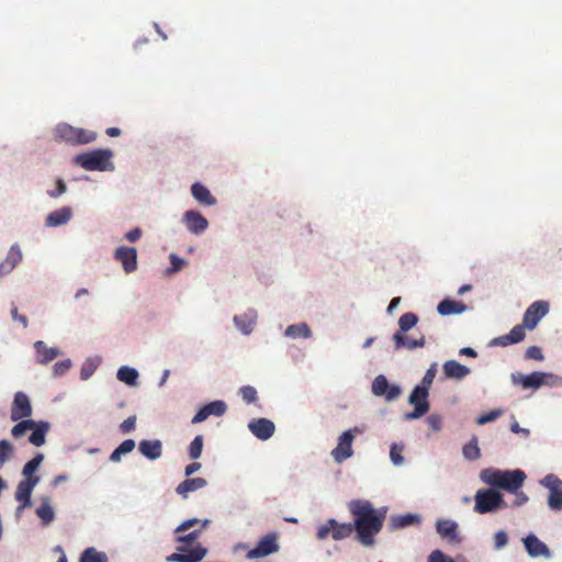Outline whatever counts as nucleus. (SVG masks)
<instances>
[{"instance_id":"f257e3e1","label":"nucleus","mask_w":562,"mask_h":562,"mask_svg":"<svg viewBox=\"0 0 562 562\" xmlns=\"http://www.w3.org/2000/svg\"><path fill=\"white\" fill-rule=\"evenodd\" d=\"M349 509L355 517L358 540L366 547L372 546L383 527L384 515L378 514L369 501H352Z\"/></svg>"},{"instance_id":"f03ea898","label":"nucleus","mask_w":562,"mask_h":562,"mask_svg":"<svg viewBox=\"0 0 562 562\" xmlns=\"http://www.w3.org/2000/svg\"><path fill=\"white\" fill-rule=\"evenodd\" d=\"M210 520L205 519L201 524L199 529H194L187 535L177 536L176 541L183 546L178 548L179 552H175L167 557V562H200L202 561L207 550L201 544H196L192 549L188 550L187 547L192 546L195 540L200 537L201 532L207 527Z\"/></svg>"},{"instance_id":"7ed1b4c3","label":"nucleus","mask_w":562,"mask_h":562,"mask_svg":"<svg viewBox=\"0 0 562 562\" xmlns=\"http://www.w3.org/2000/svg\"><path fill=\"white\" fill-rule=\"evenodd\" d=\"M481 479L491 486L516 493L522 486L526 474L521 470L502 471L485 469L481 472Z\"/></svg>"},{"instance_id":"20e7f679","label":"nucleus","mask_w":562,"mask_h":562,"mask_svg":"<svg viewBox=\"0 0 562 562\" xmlns=\"http://www.w3.org/2000/svg\"><path fill=\"white\" fill-rule=\"evenodd\" d=\"M112 156L113 154L110 149H94L77 155L74 161L85 170L105 171L113 169V164L111 162Z\"/></svg>"},{"instance_id":"39448f33","label":"nucleus","mask_w":562,"mask_h":562,"mask_svg":"<svg viewBox=\"0 0 562 562\" xmlns=\"http://www.w3.org/2000/svg\"><path fill=\"white\" fill-rule=\"evenodd\" d=\"M55 137L57 140L69 145H86L97 139V133L90 130L75 127L67 123H61L55 128Z\"/></svg>"},{"instance_id":"423d86ee","label":"nucleus","mask_w":562,"mask_h":562,"mask_svg":"<svg viewBox=\"0 0 562 562\" xmlns=\"http://www.w3.org/2000/svg\"><path fill=\"white\" fill-rule=\"evenodd\" d=\"M474 510L479 514L492 513L496 509L507 507L503 495L493 488L479 490L474 496Z\"/></svg>"},{"instance_id":"0eeeda50","label":"nucleus","mask_w":562,"mask_h":562,"mask_svg":"<svg viewBox=\"0 0 562 562\" xmlns=\"http://www.w3.org/2000/svg\"><path fill=\"white\" fill-rule=\"evenodd\" d=\"M355 530V522L339 524L334 518H330L317 528L316 536L317 539L324 540L331 533L334 540H342L350 537Z\"/></svg>"},{"instance_id":"6e6552de","label":"nucleus","mask_w":562,"mask_h":562,"mask_svg":"<svg viewBox=\"0 0 562 562\" xmlns=\"http://www.w3.org/2000/svg\"><path fill=\"white\" fill-rule=\"evenodd\" d=\"M428 391L425 387L415 386L408 402L414 405V411L405 414L406 420L418 419L429 411Z\"/></svg>"},{"instance_id":"1a4fd4ad","label":"nucleus","mask_w":562,"mask_h":562,"mask_svg":"<svg viewBox=\"0 0 562 562\" xmlns=\"http://www.w3.org/2000/svg\"><path fill=\"white\" fill-rule=\"evenodd\" d=\"M361 432L362 430L360 428L355 427L344 431L339 436L338 443L336 448L331 451V456L336 462L340 463L352 456V442L355 439V434Z\"/></svg>"},{"instance_id":"9d476101","label":"nucleus","mask_w":562,"mask_h":562,"mask_svg":"<svg viewBox=\"0 0 562 562\" xmlns=\"http://www.w3.org/2000/svg\"><path fill=\"white\" fill-rule=\"evenodd\" d=\"M541 484L549 490V507L552 510H562V481L554 474H548Z\"/></svg>"},{"instance_id":"9b49d317","label":"nucleus","mask_w":562,"mask_h":562,"mask_svg":"<svg viewBox=\"0 0 562 562\" xmlns=\"http://www.w3.org/2000/svg\"><path fill=\"white\" fill-rule=\"evenodd\" d=\"M549 303L547 301H536L526 310L522 322L527 329L532 330L538 323L549 313Z\"/></svg>"},{"instance_id":"f8f14e48","label":"nucleus","mask_w":562,"mask_h":562,"mask_svg":"<svg viewBox=\"0 0 562 562\" xmlns=\"http://www.w3.org/2000/svg\"><path fill=\"white\" fill-rule=\"evenodd\" d=\"M280 549L278 544V537L276 533H268L263 536L258 544L249 550L246 557L250 560L267 557L269 554L278 552Z\"/></svg>"},{"instance_id":"ddd939ff","label":"nucleus","mask_w":562,"mask_h":562,"mask_svg":"<svg viewBox=\"0 0 562 562\" xmlns=\"http://www.w3.org/2000/svg\"><path fill=\"white\" fill-rule=\"evenodd\" d=\"M552 375L544 372H532L530 374L514 373L512 374V381L516 385H520L522 389H539L541 385L547 384V380Z\"/></svg>"},{"instance_id":"4468645a","label":"nucleus","mask_w":562,"mask_h":562,"mask_svg":"<svg viewBox=\"0 0 562 562\" xmlns=\"http://www.w3.org/2000/svg\"><path fill=\"white\" fill-rule=\"evenodd\" d=\"M372 393L375 396H383L387 402L395 401L402 393L401 387L391 385L385 375H378L372 382Z\"/></svg>"},{"instance_id":"2eb2a0df","label":"nucleus","mask_w":562,"mask_h":562,"mask_svg":"<svg viewBox=\"0 0 562 562\" xmlns=\"http://www.w3.org/2000/svg\"><path fill=\"white\" fill-rule=\"evenodd\" d=\"M40 476L26 477L18 484L15 499L21 503L18 513L32 505L31 495L34 487L38 484Z\"/></svg>"},{"instance_id":"dca6fc26","label":"nucleus","mask_w":562,"mask_h":562,"mask_svg":"<svg viewBox=\"0 0 562 562\" xmlns=\"http://www.w3.org/2000/svg\"><path fill=\"white\" fill-rule=\"evenodd\" d=\"M114 259L121 262L125 273H132L137 269V251L134 247L120 246L114 250Z\"/></svg>"},{"instance_id":"f3484780","label":"nucleus","mask_w":562,"mask_h":562,"mask_svg":"<svg viewBox=\"0 0 562 562\" xmlns=\"http://www.w3.org/2000/svg\"><path fill=\"white\" fill-rule=\"evenodd\" d=\"M526 551L531 558H546L550 559L552 552L549 547L542 542L537 536L530 533L522 539Z\"/></svg>"},{"instance_id":"a211bd4d","label":"nucleus","mask_w":562,"mask_h":562,"mask_svg":"<svg viewBox=\"0 0 562 562\" xmlns=\"http://www.w3.org/2000/svg\"><path fill=\"white\" fill-rule=\"evenodd\" d=\"M32 415V407L29 396L23 392H18L13 400L11 408V419L16 422L27 418Z\"/></svg>"},{"instance_id":"6ab92c4d","label":"nucleus","mask_w":562,"mask_h":562,"mask_svg":"<svg viewBox=\"0 0 562 562\" xmlns=\"http://www.w3.org/2000/svg\"><path fill=\"white\" fill-rule=\"evenodd\" d=\"M248 428L251 434L260 440H268L273 436L276 430L273 422L267 418L252 419L248 424Z\"/></svg>"},{"instance_id":"aec40b11","label":"nucleus","mask_w":562,"mask_h":562,"mask_svg":"<svg viewBox=\"0 0 562 562\" xmlns=\"http://www.w3.org/2000/svg\"><path fill=\"white\" fill-rule=\"evenodd\" d=\"M183 222L187 228L193 234H201L209 226L207 220L199 212L192 210L183 214Z\"/></svg>"},{"instance_id":"412c9836","label":"nucleus","mask_w":562,"mask_h":562,"mask_svg":"<svg viewBox=\"0 0 562 562\" xmlns=\"http://www.w3.org/2000/svg\"><path fill=\"white\" fill-rule=\"evenodd\" d=\"M34 349L36 351V360L41 364H47L60 355L58 348L48 347L42 340H38L34 344Z\"/></svg>"},{"instance_id":"4be33fe9","label":"nucleus","mask_w":562,"mask_h":562,"mask_svg":"<svg viewBox=\"0 0 562 562\" xmlns=\"http://www.w3.org/2000/svg\"><path fill=\"white\" fill-rule=\"evenodd\" d=\"M525 328L524 323L521 325H516L512 328L509 334L499 336L493 340L494 345L506 347L508 345L518 344L525 339Z\"/></svg>"},{"instance_id":"5701e85b","label":"nucleus","mask_w":562,"mask_h":562,"mask_svg":"<svg viewBox=\"0 0 562 562\" xmlns=\"http://www.w3.org/2000/svg\"><path fill=\"white\" fill-rule=\"evenodd\" d=\"M72 217V210L70 206H63L46 216L45 224L48 227H56L67 224Z\"/></svg>"},{"instance_id":"b1692460","label":"nucleus","mask_w":562,"mask_h":562,"mask_svg":"<svg viewBox=\"0 0 562 562\" xmlns=\"http://www.w3.org/2000/svg\"><path fill=\"white\" fill-rule=\"evenodd\" d=\"M22 258L20 247L16 244L11 246L5 259L0 263V273H10L22 261Z\"/></svg>"},{"instance_id":"393cba45","label":"nucleus","mask_w":562,"mask_h":562,"mask_svg":"<svg viewBox=\"0 0 562 562\" xmlns=\"http://www.w3.org/2000/svg\"><path fill=\"white\" fill-rule=\"evenodd\" d=\"M437 532L450 542H459L460 538L458 535L457 522L448 519L438 520L436 525Z\"/></svg>"},{"instance_id":"a878e982","label":"nucleus","mask_w":562,"mask_h":562,"mask_svg":"<svg viewBox=\"0 0 562 562\" xmlns=\"http://www.w3.org/2000/svg\"><path fill=\"white\" fill-rule=\"evenodd\" d=\"M139 452L149 460H156L161 457L162 445L161 441L156 440H142L138 443Z\"/></svg>"},{"instance_id":"bb28decb","label":"nucleus","mask_w":562,"mask_h":562,"mask_svg":"<svg viewBox=\"0 0 562 562\" xmlns=\"http://www.w3.org/2000/svg\"><path fill=\"white\" fill-rule=\"evenodd\" d=\"M206 484L203 477L187 479L177 486L176 492L183 498H188L189 493L203 488Z\"/></svg>"},{"instance_id":"cd10ccee","label":"nucleus","mask_w":562,"mask_h":562,"mask_svg":"<svg viewBox=\"0 0 562 562\" xmlns=\"http://www.w3.org/2000/svg\"><path fill=\"white\" fill-rule=\"evenodd\" d=\"M447 378L461 380L470 373V369L456 360L446 361L442 366Z\"/></svg>"},{"instance_id":"c85d7f7f","label":"nucleus","mask_w":562,"mask_h":562,"mask_svg":"<svg viewBox=\"0 0 562 562\" xmlns=\"http://www.w3.org/2000/svg\"><path fill=\"white\" fill-rule=\"evenodd\" d=\"M191 193L193 198L199 201L201 204L212 206L216 204V199L211 194L210 190L201 184L200 182H195L191 187Z\"/></svg>"},{"instance_id":"c756f323","label":"nucleus","mask_w":562,"mask_h":562,"mask_svg":"<svg viewBox=\"0 0 562 562\" xmlns=\"http://www.w3.org/2000/svg\"><path fill=\"white\" fill-rule=\"evenodd\" d=\"M467 310V305L462 302L453 301L450 299L442 300L438 306L437 312L442 315L461 314Z\"/></svg>"},{"instance_id":"7c9ffc66","label":"nucleus","mask_w":562,"mask_h":562,"mask_svg":"<svg viewBox=\"0 0 562 562\" xmlns=\"http://www.w3.org/2000/svg\"><path fill=\"white\" fill-rule=\"evenodd\" d=\"M393 340L395 342L396 349L400 348H407L409 350L423 347L425 345V338L424 336H420L418 339H412L405 334H402L401 331H396L393 335Z\"/></svg>"},{"instance_id":"2f4dec72","label":"nucleus","mask_w":562,"mask_h":562,"mask_svg":"<svg viewBox=\"0 0 562 562\" xmlns=\"http://www.w3.org/2000/svg\"><path fill=\"white\" fill-rule=\"evenodd\" d=\"M36 515L43 526H48L55 519V510L48 497L42 498V504L36 508Z\"/></svg>"},{"instance_id":"473e14b6","label":"nucleus","mask_w":562,"mask_h":562,"mask_svg":"<svg viewBox=\"0 0 562 562\" xmlns=\"http://www.w3.org/2000/svg\"><path fill=\"white\" fill-rule=\"evenodd\" d=\"M49 429V424L45 422L36 423V426L32 428V434L29 437V441L36 446L41 447L45 443L46 434Z\"/></svg>"},{"instance_id":"72a5a7b5","label":"nucleus","mask_w":562,"mask_h":562,"mask_svg":"<svg viewBox=\"0 0 562 562\" xmlns=\"http://www.w3.org/2000/svg\"><path fill=\"white\" fill-rule=\"evenodd\" d=\"M255 322L256 314L252 311L234 317L236 326L246 335L252 331Z\"/></svg>"},{"instance_id":"f704fd0d","label":"nucleus","mask_w":562,"mask_h":562,"mask_svg":"<svg viewBox=\"0 0 562 562\" xmlns=\"http://www.w3.org/2000/svg\"><path fill=\"white\" fill-rule=\"evenodd\" d=\"M285 336L291 338H310L312 336V331L307 324L301 323L288 326L285 329Z\"/></svg>"},{"instance_id":"c9c22d12","label":"nucleus","mask_w":562,"mask_h":562,"mask_svg":"<svg viewBox=\"0 0 562 562\" xmlns=\"http://www.w3.org/2000/svg\"><path fill=\"white\" fill-rule=\"evenodd\" d=\"M463 457L470 461H475L481 457V450L477 445V438L474 436L467 445L462 448Z\"/></svg>"},{"instance_id":"e433bc0d","label":"nucleus","mask_w":562,"mask_h":562,"mask_svg":"<svg viewBox=\"0 0 562 562\" xmlns=\"http://www.w3.org/2000/svg\"><path fill=\"white\" fill-rule=\"evenodd\" d=\"M116 375L120 381L126 383L127 385H135L138 378V372L134 368L121 367L117 370Z\"/></svg>"},{"instance_id":"4c0bfd02","label":"nucleus","mask_w":562,"mask_h":562,"mask_svg":"<svg viewBox=\"0 0 562 562\" xmlns=\"http://www.w3.org/2000/svg\"><path fill=\"white\" fill-rule=\"evenodd\" d=\"M419 517L413 514H406L392 517V527L395 529L405 528L407 526L418 524Z\"/></svg>"},{"instance_id":"58836bf2","label":"nucleus","mask_w":562,"mask_h":562,"mask_svg":"<svg viewBox=\"0 0 562 562\" xmlns=\"http://www.w3.org/2000/svg\"><path fill=\"white\" fill-rule=\"evenodd\" d=\"M80 562H108V558L105 553L99 552L94 548H88L82 552Z\"/></svg>"},{"instance_id":"ea45409f","label":"nucleus","mask_w":562,"mask_h":562,"mask_svg":"<svg viewBox=\"0 0 562 562\" xmlns=\"http://www.w3.org/2000/svg\"><path fill=\"white\" fill-rule=\"evenodd\" d=\"M418 322V317L414 313H405L398 319V326L402 334H405L413 328Z\"/></svg>"},{"instance_id":"a19ab883","label":"nucleus","mask_w":562,"mask_h":562,"mask_svg":"<svg viewBox=\"0 0 562 562\" xmlns=\"http://www.w3.org/2000/svg\"><path fill=\"white\" fill-rule=\"evenodd\" d=\"M36 426V422L33 419H24L13 426L11 434L14 438L22 437L27 430L34 428Z\"/></svg>"},{"instance_id":"79ce46f5","label":"nucleus","mask_w":562,"mask_h":562,"mask_svg":"<svg viewBox=\"0 0 562 562\" xmlns=\"http://www.w3.org/2000/svg\"><path fill=\"white\" fill-rule=\"evenodd\" d=\"M44 456L38 453L23 467L22 474L25 476V479L35 476L33 473L40 468Z\"/></svg>"},{"instance_id":"37998d69","label":"nucleus","mask_w":562,"mask_h":562,"mask_svg":"<svg viewBox=\"0 0 562 562\" xmlns=\"http://www.w3.org/2000/svg\"><path fill=\"white\" fill-rule=\"evenodd\" d=\"M203 449V437L201 435L195 436L189 446V457L192 460L200 458Z\"/></svg>"},{"instance_id":"c03bdc74","label":"nucleus","mask_w":562,"mask_h":562,"mask_svg":"<svg viewBox=\"0 0 562 562\" xmlns=\"http://www.w3.org/2000/svg\"><path fill=\"white\" fill-rule=\"evenodd\" d=\"M204 408L207 412L209 417L211 415L222 416L226 412L227 406L223 401H214L204 405Z\"/></svg>"},{"instance_id":"a18cd8bd","label":"nucleus","mask_w":562,"mask_h":562,"mask_svg":"<svg viewBox=\"0 0 562 562\" xmlns=\"http://www.w3.org/2000/svg\"><path fill=\"white\" fill-rule=\"evenodd\" d=\"M12 453L13 446L11 445V442L5 439L0 440V469L8 460H10Z\"/></svg>"},{"instance_id":"49530a36","label":"nucleus","mask_w":562,"mask_h":562,"mask_svg":"<svg viewBox=\"0 0 562 562\" xmlns=\"http://www.w3.org/2000/svg\"><path fill=\"white\" fill-rule=\"evenodd\" d=\"M437 373V363H432L430 368L426 371L422 384L418 385L419 387H425L427 391L432 384Z\"/></svg>"},{"instance_id":"de8ad7c7","label":"nucleus","mask_w":562,"mask_h":562,"mask_svg":"<svg viewBox=\"0 0 562 562\" xmlns=\"http://www.w3.org/2000/svg\"><path fill=\"white\" fill-rule=\"evenodd\" d=\"M239 393L247 404L255 403L258 398L256 389L250 385L243 386Z\"/></svg>"},{"instance_id":"09e8293b","label":"nucleus","mask_w":562,"mask_h":562,"mask_svg":"<svg viewBox=\"0 0 562 562\" xmlns=\"http://www.w3.org/2000/svg\"><path fill=\"white\" fill-rule=\"evenodd\" d=\"M71 368V360L66 359L59 362H56L53 367L54 376H61L66 374Z\"/></svg>"},{"instance_id":"8fccbe9b","label":"nucleus","mask_w":562,"mask_h":562,"mask_svg":"<svg viewBox=\"0 0 562 562\" xmlns=\"http://www.w3.org/2000/svg\"><path fill=\"white\" fill-rule=\"evenodd\" d=\"M426 423L428 424L432 431L438 432L442 428V416L439 414H430L426 418Z\"/></svg>"},{"instance_id":"3c124183","label":"nucleus","mask_w":562,"mask_h":562,"mask_svg":"<svg viewBox=\"0 0 562 562\" xmlns=\"http://www.w3.org/2000/svg\"><path fill=\"white\" fill-rule=\"evenodd\" d=\"M502 411L501 409H494V411H491L486 414H483L481 416H479V418L476 419V424L477 425H484V424H487L490 422H493L495 420L496 418H498L501 415H502Z\"/></svg>"},{"instance_id":"603ef678","label":"nucleus","mask_w":562,"mask_h":562,"mask_svg":"<svg viewBox=\"0 0 562 562\" xmlns=\"http://www.w3.org/2000/svg\"><path fill=\"white\" fill-rule=\"evenodd\" d=\"M202 522L203 521H201L196 518L187 519L176 528L175 532L176 533L184 532L196 525L201 526Z\"/></svg>"},{"instance_id":"864d4df0","label":"nucleus","mask_w":562,"mask_h":562,"mask_svg":"<svg viewBox=\"0 0 562 562\" xmlns=\"http://www.w3.org/2000/svg\"><path fill=\"white\" fill-rule=\"evenodd\" d=\"M525 358L540 361L543 359V355L539 347L531 346L526 350Z\"/></svg>"},{"instance_id":"5fc2aeb1","label":"nucleus","mask_w":562,"mask_h":562,"mask_svg":"<svg viewBox=\"0 0 562 562\" xmlns=\"http://www.w3.org/2000/svg\"><path fill=\"white\" fill-rule=\"evenodd\" d=\"M66 190H67V186H66L65 181L63 179H58L56 181V189L50 190L47 193L50 198L56 199V198L60 196L61 194H64L66 192Z\"/></svg>"},{"instance_id":"6e6d98bb","label":"nucleus","mask_w":562,"mask_h":562,"mask_svg":"<svg viewBox=\"0 0 562 562\" xmlns=\"http://www.w3.org/2000/svg\"><path fill=\"white\" fill-rule=\"evenodd\" d=\"M508 542V536L504 530H499L495 533L494 544L496 549L504 548Z\"/></svg>"},{"instance_id":"4d7b16f0","label":"nucleus","mask_w":562,"mask_h":562,"mask_svg":"<svg viewBox=\"0 0 562 562\" xmlns=\"http://www.w3.org/2000/svg\"><path fill=\"white\" fill-rule=\"evenodd\" d=\"M135 426H136V416H130L120 425V429L123 434H127V432H131L132 430H134Z\"/></svg>"},{"instance_id":"13d9d810","label":"nucleus","mask_w":562,"mask_h":562,"mask_svg":"<svg viewBox=\"0 0 562 562\" xmlns=\"http://www.w3.org/2000/svg\"><path fill=\"white\" fill-rule=\"evenodd\" d=\"M428 562H454L453 559L446 557L440 550H435L428 557Z\"/></svg>"},{"instance_id":"bf43d9fd","label":"nucleus","mask_w":562,"mask_h":562,"mask_svg":"<svg viewBox=\"0 0 562 562\" xmlns=\"http://www.w3.org/2000/svg\"><path fill=\"white\" fill-rule=\"evenodd\" d=\"M390 457L394 464L400 465L403 463V457L401 454V449H398L396 445H393L391 447Z\"/></svg>"},{"instance_id":"052dcab7","label":"nucleus","mask_w":562,"mask_h":562,"mask_svg":"<svg viewBox=\"0 0 562 562\" xmlns=\"http://www.w3.org/2000/svg\"><path fill=\"white\" fill-rule=\"evenodd\" d=\"M135 448V441L133 439H126L124 440L119 447H117V450L122 453V454H126V453H130L134 450Z\"/></svg>"},{"instance_id":"680f3d73","label":"nucleus","mask_w":562,"mask_h":562,"mask_svg":"<svg viewBox=\"0 0 562 562\" xmlns=\"http://www.w3.org/2000/svg\"><path fill=\"white\" fill-rule=\"evenodd\" d=\"M124 237L126 240L135 243L142 237V229L139 227H135L127 232Z\"/></svg>"},{"instance_id":"e2e57ef3","label":"nucleus","mask_w":562,"mask_h":562,"mask_svg":"<svg viewBox=\"0 0 562 562\" xmlns=\"http://www.w3.org/2000/svg\"><path fill=\"white\" fill-rule=\"evenodd\" d=\"M209 418V415H207V412L205 411L204 406L201 407L196 414L193 416L192 418V424H199V423H202L204 422L205 419Z\"/></svg>"},{"instance_id":"0e129e2a","label":"nucleus","mask_w":562,"mask_h":562,"mask_svg":"<svg viewBox=\"0 0 562 562\" xmlns=\"http://www.w3.org/2000/svg\"><path fill=\"white\" fill-rule=\"evenodd\" d=\"M515 495L514 506H521L528 502V496L524 492L518 490Z\"/></svg>"},{"instance_id":"69168bd1","label":"nucleus","mask_w":562,"mask_h":562,"mask_svg":"<svg viewBox=\"0 0 562 562\" xmlns=\"http://www.w3.org/2000/svg\"><path fill=\"white\" fill-rule=\"evenodd\" d=\"M170 261H171L173 271L180 270L182 268V265L184 263V261L182 259H180L179 257H177L173 254L170 256Z\"/></svg>"},{"instance_id":"338daca9","label":"nucleus","mask_w":562,"mask_h":562,"mask_svg":"<svg viewBox=\"0 0 562 562\" xmlns=\"http://www.w3.org/2000/svg\"><path fill=\"white\" fill-rule=\"evenodd\" d=\"M201 468V463L199 462H192L190 463L189 465L186 467L184 469V474L186 476H190L192 475L194 472L199 471Z\"/></svg>"},{"instance_id":"774afa93","label":"nucleus","mask_w":562,"mask_h":562,"mask_svg":"<svg viewBox=\"0 0 562 562\" xmlns=\"http://www.w3.org/2000/svg\"><path fill=\"white\" fill-rule=\"evenodd\" d=\"M459 353L461 356H467V357H471V358L477 357V352L473 348H470V347L461 348Z\"/></svg>"}]
</instances>
